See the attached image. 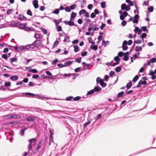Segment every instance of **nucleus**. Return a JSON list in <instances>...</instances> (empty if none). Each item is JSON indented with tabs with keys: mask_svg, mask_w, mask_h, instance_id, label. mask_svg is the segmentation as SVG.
Listing matches in <instances>:
<instances>
[{
	"mask_svg": "<svg viewBox=\"0 0 156 156\" xmlns=\"http://www.w3.org/2000/svg\"><path fill=\"white\" fill-rule=\"evenodd\" d=\"M42 145V141L40 140L38 144V145L36 148L35 149V151L36 152L38 151L39 149L41 147Z\"/></svg>",
	"mask_w": 156,
	"mask_h": 156,
	"instance_id": "nucleus-2",
	"label": "nucleus"
},
{
	"mask_svg": "<svg viewBox=\"0 0 156 156\" xmlns=\"http://www.w3.org/2000/svg\"><path fill=\"white\" fill-rule=\"evenodd\" d=\"M27 15H30V16H32V14L31 11L30 10H28L27 12Z\"/></svg>",
	"mask_w": 156,
	"mask_h": 156,
	"instance_id": "nucleus-50",
	"label": "nucleus"
},
{
	"mask_svg": "<svg viewBox=\"0 0 156 156\" xmlns=\"http://www.w3.org/2000/svg\"><path fill=\"white\" fill-rule=\"evenodd\" d=\"M150 61L151 63H154L156 62V58H154L151 59Z\"/></svg>",
	"mask_w": 156,
	"mask_h": 156,
	"instance_id": "nucleus-52",
	"label": "nucleus"
},
{
	"mask_svg": "<svg viewBox=\"0 0 156 156\" xmlns=\"http://www.w3.org/2000/svg\"><path fill=\"white\" fill-rule=\"evenodd\" d=\"M100 84V85L103 87H105L107 85L106 83L104 82L103 80H101Z\"/></svg>",
	"mask_w": 156,
	"mask_h": 156,
	"instance_id": "nucleus-17",
	"label": "nucleus"
},
{
	"mask_svg": "<svg viewBox=\"0 0 156 156\" xmlns=\"http://www.w3.org/2000/svg\"><path fill=\"white\" fill-rule=\"evenodd\" d=\"M94 93V90H93V89H92L91 90H90L88 91L87 95H88L90 94H92Z\"/></svg>",
	"mask_w": 156,
	"mask_h": 156,
	"instance_id": "nucleus-36",
	"label": "nucleus"
},
{
	"mask_svg": "<svg viewBox=\"0 0 156 156\" xmlns=\"http://www.w3.org/2000/svg\"><path fill=\"white\" fill-rule=\"evenodd\" d=\"M73 47L74 48V51L75 52H77L80 51V49L79 47L77 45H74Z\"/></svg>",
	"mask_w": 156,
	"mask_h": 156,
	"instance_id": "nucleus-13",
	"label": "nucleus"
},
{
	"mask_svg": "<svg viewBox=\"0 0 156 156\" xmlns=\"http://www.w3.org/2000/svg\"><path fill=\"white\" fill-rule=\"evenodd\" d=\"M93 31H98L99 30V28L97 27V26L95 24H94L93 26Z\"/></svg>",
	"mask_w": 156,
	"mask_h": 156,
	"instance_id": "nucleus-23",
	"label": "nucleus"
},
{
	"mask_svg": "<svg viewBox=\"0 0 156 156\" xmlns=\"http://www.w3.org/2000/svg\"><path fill=\"white\" fill-rule=\"evenodd\" d=\"M28 71L34 73H37L38 72V71L35 69H29Z\"/></svg>",
	"mask_w": 156,
	"mask_h": 156,
	"instance_id": "nucleus-20",
	"label": "nucleus"
},
{
	"mask_svg": "<svg viewBox=\"0 0 156 156\" xmlns=\"http://www.w3.org/2000/svg\"><path fill=\"white\" fill-rule=\"evenodd\" d=\"M123 59L125 61H127L129 59V57L127 56H124Z\"/></svg>",
	"mask_w": 156,
	"mask_h": 156,
	"instance_id": "nucleus-59",
	"label": "nucleus"
},
{
	"mask_svg": "<svg viewBox=\"0 0 156 156\" xmlns=\"http://www.w3.org/2000/svg\"><path fill=\"white\" fill-rule=\"evenodd\" d=\"M41 30L44 34H46L47 33V31L45 29L41 28Z\"/></svg>",
	"mask_w": 156,
	"mask_h": 156,
	"instance_id": "nucleus-48",
	"label": "nucleus"
},
{
	"mask_svg": "<svg viewBox=\"0 0 156 156\" xmlns=\"http://www.w3.org/2000/svg\"><path fill=\"white\" fill-rule=\"evenodd\" d=\"M36 139L34 138L30 139V140H29V141L30 143L32 144L33 143H34L36 141Z\"/></svg>",
	"mask_w": 156,
	"mask_h": 156,
	"instance_id": "nucleus-26",
	"label": "nucleus"
},
{
	"mask_svg": "<svg viewBox=\"0 0 156 156\" xmlns=\"http://www.w3.org/2000/svg\"><path fill=\"white\" fill-rule=\"evenodd\" d=\"M24 29L26 31H33V29L31 27H25Z\"/></svg>",
	"mask_w": 156,
	"mask_h": 156,
	"instance_id": "nucleus-19",
	"label": "nucleus"
},
{
	"mask_svg": "<svg viewBox=\"0 0 156 156\" xmlns=\"http://www.w3.org/2000/svg\"><path fill=\"white\" fill-rule=\"evenodd\" d=\"M90 48L94 50H96L98 49V47L96 45L93 46L92 45H91L90 46Z\"/></svg>",
	"mask_w": 156,
	"mask_h": 156,
	"instance_id": "nucleus-29",
	"label": "nucleus"
},
{
	"mask_svg": "<svg viewBox=\"0 0 156 156\" xmlns=\"http://www.w3.org/2000/svg\"><path fill=\"white\" fill-rule=\"evenodd\" d=\"M76 14L74 12H72L71 14V17L70 18V20L72 21L73 20V19L76 17Z\"/></svg>",
	"mask_w": 156,
	"mask_h": 156,
	"instance_id": "nucleus-9",
	"label": "nucleus"
},
{
	"mask_svg": "<svg viewBox=\"0 0 156 156\" xmlns=\"http://www.w3.org/2000/svg\"><path fill=\"white\" fill-rule=\"evenodd\" d=\"M59 11L58 9H56L53 12V13L55 14H58L59 13Z\"/></svg>",
	"mask_w": 156,
	"mask_h": 156,
	"instance_id": "nucleus-47",
	"label": "nucleus"
},
{
	"mask_svg": "<svg viewBox=\"0 0 156 156\" xmlns=\"http://www.w3.org/2000/svg\"><path fill=\"white\" fill-rule=\"evenodd\" d=\"M11 84L10 82H5V85L6 86L9 87L11 85Z\"/></svg>",
	"mask_w": 156,
	"mask_h": 156,
	"instance_id": "nucleus-54",
	"label": "nucleus"
},
{
	"mask_svg": "<svg viewBox=\"0 0 156 156\" xmlns=\"http://www.w3.org/2000/svg\"><path fill=\"white\" fill-rule=\"evenodd\" d=\"M17 60V58H10V61L11 62H16Z\"/></svg>",
	"mask_w": 156,
	"mask_h": 156,
	"instance_id": "nucleus-38",
	"label": "nucleus"
},
{
	"mask_svg": "<svg viewBox=\"0 0 156 156\" xmlns=\"http://www.w3.org/2000/svg\"><path fill=\"white\" fill-rule=\"evenodd\" d=\"M126 24V21L125 20L123 21L121 23L122 25V26H125Z\"/></svg>",
	"mask_w": 156,
	"mask_h": 156,
	"instance_id": "nucleus-60",
	"label": "nucleus"
},
{
	"mask_svg": "<svg viewBox=\"0 0 156 156\" xmlns=\"http://www.w3.org/2000/svg\"><path fill=\"white\" fill-rule=\"evenodd\" d=\"M93 7V5L91 4H89L87 6V8L90 10L92 9Z\"/></svg>",
	"mask_w": 156,
	"mask_h": 156,
	"instance_id": "nucleus-63",
	"label": "nucleus"
},
{
	"mask_svg": "<svg viewBox=\"0 0 156 156\" xmlns=\"http://www.w3.org/2000/svg\"><path fill=\"white\" fill-rule=\"evenodd\" d=\"M153 9H154L153 7L152 6H151L149 7H148L147 8V9L148 10V11L151 12H152L153 11Z\"/></svg>",
	"mask_w": 156,
	"mask_h": 156,
	"instance_id": "nucleus-41",
	"label": "nucleus"
},
{
	"mask_svg": "<svg viewBox=\"0 0 156 156\" xmlns=\"http://www.w3.org/2000/svg\"><path fill=\"white\" fill-rule=\"evenodd\" d=\"M104 42V45L105 47L109 43V41H105L104 40H103L102 44H103Z\"/></svg>",
	"mask_w": 156,
	"mask_h": 156,
	"instance_id": "nucleus-40",
	"label": "nucleus"
},
{
	"mask_svg": "<svg viewBox=\"0 0 156 156\" xmlns=\"http://www.w3.org/2000/svg\"><path fill=\"white\" fill-rule=\"evenodd\" d=\"M96 16L95 14L93 12H92L90 15V17L92 18H94Z\"/></svg>",
	"mask_w": 156,
	"mask_h": 156,
	"instance_id": "nucleus-64",
	"label": "nucleus"
},
{
	"mask_svg": "<svg viewBox=\"0 0 156 156\" xmlns=\"http://www.w3.org/2000/svg\"><path fill=\"white\" fill-rule=\"evenodd\" d=\"M27 129V128L25 127L24 129H22L21 131V134L22 135V136H23L24 135V131L25 130Z\"/></svg>",
	"mask_w": 156,
	"mask_h": 156,
	"instance_id": "nucleus-42",
	"label": "nucleus"
},
{
	"mask_svg": "<svg viewBox=\"0 0 156 156\" xmlns=\"http://www.w3.org/2000/svg\"><path fill=\"white\" fill-rule=\"evenodd\" d=\"M126 4L125 3L122 4V5L121 8L122 10H124L126 7Z\"/></svg>",
	"mask_w": 156,
	"mask_h": 156,
	"instance_id": "nucleus-43",
	"label": "nucleus"
},
{
	"mask_svg": "<svg viewBox=\"0 0 156 156\" xmlns=\"http://www.w3.org/2000/svg\"><path fill=\"white\" fill-rule=\"evenodd\" d=\"M80 98H66L65 100L67 101H71L72 99H73V101H78L80 99Z\"/></svg>",
	"mask_w": 156,
	"mask_h": 156,
	"instance_id": "nucleus-14",
	"label": "nucleus"
},
{
	"mask_svg": "<svg viewBox=\"0 0 156 156\" xmlns=\"http://www.w3.org/2000/svg\"><path fill=\"white\" fill-rule=\"evenodd\" d=\"M62 19H59L58 20H55V24L56 25H57L58 24L62 22Z\"/></svg>",
	"mask_w": 156,
	"mask_h": 156,
	"instance_id": "nucleus-22",
	"label": "nucleus"
},
{
	"mask_svg": "<svg viewBox=\"0 0 156 156\" xmlns=\"http://www.w3.org/2000/svg\"><path fill=\"white\" fill-rule=\"evenodd\" d=\"M35 119V118L34 116H29L27 117L26 120L28 121H34Z\"/></svg>",
	"mask_w": 156,
	"mask_h": 156,
	"instance_id": "nucleus-7",
	"label": "nucleus"
},
{
	"mask_svg": "<svg viewBox=\"0 0 156 156\" xmlns=\"http://www.w3.org/2000/svg\"><path fill=\"white\" fill-rule=\"evenodd\" d=\"M90 64H86V65H85L83 67V69H86L87 68H88L90 66Z\"/></svg>",
	"mask_w": 156,
	"mask_h": 156,
	"instance_id": "nucleus-58",
	"label": "nucleus"
},
{
	"mask_svg": "<svg viewBox=\"0 0 156 156\" xmlns=\"http://www.w3.org/2000/svg\"><path fill=\"white\" fill-rule=\"evenodd\" d=\"M139 76L137 75H136L133 78L132 81L134 82H135L138 79Z\"/></svg>",
	"mask_w": 156,
	"mask_h": 156,
	"instance_id": "nucleus-34",
	"label": "nucleus"
},
{
	"mask_svg": "<svg viewBox=\"0 0 156 156\" xmlns=\"http://www.w3.org/2000/svg\"><path fill=\"white\" fill-rule=\"evenodd\" d=\"M32 3L35 9H37L38 8V1L37 0H33L32 2Z\"/></svg>",
	"mask_w": 156,
	"mask_h": 156,
	"instance_id": "nucleus-4",
	"label": "nucleus"
},
{
	"mask_svg": "<svg viewBox=\"0 0 156 156\" xmlns=\"http://www.w3.org/2000/svg\"><path fill=\"white\" fill-rule=\"evenodd\" d=\"M34 45L36 47H38L41 44V42L40 41L36 40L34 42Z\"/></svg>",
	"mask_w": 156,
	"mask_h": 156,
	"instance_id": "nucleus-5",
	"label": "nucleus"
},
{
	"mask_svg": "<svg viewBox=\"0 0 156 156\" xmlns=\"http://www.w3.org/2000/svg\"><path fill=\"white\" fill-rule=\"evenodd\" d=\"M53 133H51V134L50 135V138H49V145H50L51 143V142H52L53 143V136H52Z\"/></svg>",
	"mask_w": 156,
	"mask_h": 156,
	"instance_id": "nucleus-16",
	"label": "nucleus"
},
{
	"mask_svg": "<svg viewBox=\"0 0 156 156\" xmlns=\"http://www.w3.org/2000/svg\"><path fill=\"white\" fill-rule=\"evenodd\" d=\"M18 79V77L17 75H14L11 76L10 79L13 81L17 80Z\"/></svg>",
	"mask_w": 156,
	"mask_h": 156,
	"instance_id": "nucleus-12",
	"label": "nucleus"
},
{
	"mask_svg": "<svg viewBox=\"0 0 156 156\" xmlns=\"http://www.w3.org/2000/svg\"><path fill=\"white\" fill-rule=\"evenodd\" d=\"M124 92L123 91H122V92L119 93L118 94L117 96L119 97H122L125 96V95H124Z\"/></svg>",
	"mask_w": 156,
	"mask_h": 156,
	"instance_id": "nucleus-24",
	"label": "nucleus"
},
{
	"mask_svg": "<svg viewBox=\"0 0 156 156\" xmlns=\"http://www.w3.org/2000/svg\"><path fill=\"white\" fill-rule=\"evenodd\" d=\"M87 51H83V52H82L81 54V55L83 57V56H86V55H87Z\"/></svg>",
	"mask_w": 156,
	"mask_h": 156,
	"instance_id": "nucleus-61",
	"label": "nucleus"
},
{
	"mask_svg": "<svg viewBox=\"0 0 156 156\" xmlns=\"http://www.w3.org/2000/svg\"><path fill=\"white\" fill-rule=\"evenodd\" d=\"M65 11L67 12H70L71 11L70 7L69 6L66 7L65 8Z\"/></svg>",
	"mask_w": 156,
	"mask_h": 156,
	"instance_id": "nucleus-37",
	"label": "nucleus"
},
{
	"mask_svg": "<svg viewBox=\"0 0 156 156\" xmlns=\"http://www.w3.org/2000/svg\"><path fill=\"white\" fill-rule=\"evenodd\" d=\"M147 34L145 33H143L140 36V37L142 38H144L145 37L147 36Z\"/></svg>",
	"mask_w": 156,
	"mask_h": 156,
	"instance_id": "nucleus-51",
	"label": "nucleus"
},
{
	"mask_svg": "<svg viewBox=\"0 0 156 156\" xmlns=\"http://www.w3.org/2000/svg\"><path fill=\"white\" fill-rule=\"evenodd\" d=\"M139 84L141 85H146L147 84V82L146 81H143L141 80L139 81Z\"/></svg>",
	"mask_w": 156,
	"mask_h": 156,
	"instance_id": "nucleus-25",
	"label": "nucleus"
},
{
	"mask_svg": "<svg viewBox=\"0 0 156 156\" xmlns=\"http://www.w3.org/2000/svg\"><path fill=\"white\" fill-rule=\"evenodd\" d=\"M73 62L72 61H69L65 62L64 64V66L65 67L69 66L71 65Z\"/></svg>",
	"mask_w": 156,
	"mask_h": 156,
	"instance_id": "nucleus-11",
	"label": "nucleus"
},
{
	"mask_svg": "<svg viewBox=\"0 0 156 156\" xmlns=\"http://www.w3.org/2000/svg\"><path fill=\"white\" fill-rule=\"evenodd\" d=\"M93 90H94V92H97L100 91L101 90V88L99 86H98L94 87Z\"/></svg>",
	"mask_w": 156,
	"mask_h": 156,
	"instance_id": "nucleus-10",
	"label": "nucleus"
},
{
	"mask_svg": "<svg viewBox=\"0 0 156 156\" xmlns=\"http://www.w3.org/2000/svg\"><path fill=\"white\" fill-rule=\"evenodd\" d=\"M120 58L118 56H116L114 58V60L116 61V62H119V60H120Z\"/></svg>",
	"mask_w": 156,
	"mask_h": 156,
	"instance_id": "nucleus-39",
	"label": "nucleus"
},
{
	"mask_svg": "<svg viewBox=\"0 0 156 156\" xmlns=\"http://www.w3.org/2000/svg\"><path fill=\"white\" fill-rule=\"evenodd\" d=\"M57 66L59 68H62L63 67H65V66H64V64H63L61 63L58 64Z\"/></svg>",
	"mask_w": 156,
	"mask_h": 156,
	"instance_id": "nucleus-55",
	"label": "nucleus"
},
{
	"mask_svg": "<svg viewBox=\"0 0 156 156\" xmlns=\"http://www.w3.org/2000/svg\"><path fill=\"white\" fill-rule=\"evenodd\" d=\"M115 71L117 73H119L121 70V68L119 66H118L115 68Z\"/></svg>",
	"mask_w": 156,
	"mask_h": 156,
	"instance_id": "nucleus-28",
	"label": "nucleus"
},
{
	"mask_svg": "<svg viewBox=\"0 0 156 156\" xmlns=\"http://www.w3.org/2000/svg\"><path fill=\"white\" fill-rule=\"evenodd\" d=\"M58 59H55V60L53 61L52 62V64L53 65H55L58 62Z\"/></svg>",
	"mask_w": 156,
	"mask_h": 156,
	"instance_id": "nucleus-56",
	"label": "nucleus"
},
{
	"mask_svg": "<svg viewBox=\"0 0 156 156\" xmlns=\"http://www.w3.org/2000/svg\"><path fill=\"white\" fill-rule=\"evenodd\" d=\"M76 7V5L75 4H73L70 6V7L71 10H73L75 9Z\"/></svg>",
	"mask_w": 156,
	"mask_h": 156,
	"instance_id": "nucleus-31",
	"label": "nucleus"
},
{
	"mask_svg": "<svg viewBox=\"0 0 156 156\" xmlns=\"http://www.w3.org/2000/svg\"><path fill=\"white\" fill-rule=\"evenodd\" d=\"M142 30L144 31H146L147 30V28L145 26H143L142 28Z\"/></svg>",
	"mask_w": 156,
	"mask_h": 156,
	"instance_id": "nucleus-57",
	"label": "nucleus"
},
{
	"mask_svg": "<svg viewBox=\"0 0 156 156\" xmlns=\"http://www.w3.org/2000/svg\"><path fill=\"white\" fill-rule=\"evenodd\" d=\"M149 75L151 76V79L152 80H154L156 79V76L154 75L153 71H150Z\"/></svg>",
	"mask_w": 156,
	"mask_h": 156,
	"instance_id": "nucleus-6",
	"label": "nucleus"
},
{
	"mask_svg": "<svg viewBox=\"0 0 156 156\" xmlns=\"http://www.w3.org/2000/svg\"><path fill=\"white\" fill-rule=\"evenodd\" d=\"M118 56L122 57L123 55L124 56V53L122 51L119 52L118 54Z\"/></svg>",
	"mask_w": 156,
	"mask_h": 156,
	"instance_id": "nucleus-45",
	"label": "nucleus"
},
{
	"mask_svg": "<svg viewBox=\"0 0 156 156\" xmlns=\"http://www.w3.org/2000/svg\"><path fill=\"white\" fill-rule=\"evenodd\" d=\"M64 23L65 24L68 25L70 26H73L75 25L74 22L71 20L70 21H65Z\"/></svg>",
	"mask_w": 156,
	"mask_h": 156,
	"instance_id": "nucleus-3",
	"label": "nucleus"
},
{
	"mask_svg": "<svg viewBox=\"0 0 156 156\" xmlns=\"http://www.w3.org/2000/svg\"><path fill=\"white\" fill-rule=\"evenodd\" d=\"M141 42H142L141 41L138 39L136 41H134V44L136 43L137 44H140V43H141Z\"/></svg>",
	"mask_w": 156,
	"mask_h": 156,
	"instance_id": "nucleus-49",
	"label": "nucleus"
},
{
	"mask_svg": "<svg viewBox=\"0 0 156 156\" xmlns=\"http://www.w3.org/2000/svg\"><path fill=\"white\" fill-rule=\"evenodd\" d=\"M142 47L140 46L139 47L138 46H136L135 48V50L137 51H141L142 49Z\"/></svg>",
	"mask_w": 156,
	"mask_h": 156,
	"instance_id": "nucleus-18",
	"label": "nucleus"
},
{
	"mask_svg": "<svg viewBox=\"0 0 156 156\" xmlns=\"http://www.w3.org/2000/svg\"><path fill=\"white\" fill-rule=\"evenodd\" d=\"M16 49L17 51H20L24 49L25 48L23 46H20L19 47H16Z\"/></svg>",
	"mask_w": 156,
	"mask_h": 156,
	"instance_id": "nucleus-15",
	"label": "nucleus"
},
{
	"mask_svg": "<svg viewBox=\"0 0 156 156\" xmlns=\"http://www.w3.org/2000/svg\"><path fill=\"white\" fill-rule=\"evenodd\" d=\"M34 37L36 39H41L42 38L41 35L37 34H35Z\"/></svg>",
	"mask_w": 156,
	"mask_h": 156,
	"instance_id": "nucleus-21",
	"label": "nucleus"
},
{
	"mask_svg": "<svg viewBox=\"0 0 156 156\" xmlns=\"http://www.w3.org/2000/svg\"><path fill=\"white\" fill-rule=\"evenodd\" d=\"M23 94H25L27 96L28 95L30 96H33L34 97H37L39 98H45L44 96L41 95V94H35L30 93H26Z\"/></svg>",
	"mask_w": 156,
	"mask_h": 156,
	"instance_id": "nucleus-1",
	"label": "nucleus"
},
{
	"mask_svg": "<svg viewBox=\"0 0 156 156\" xmlns=\"http://www.w3.org/2000/svg\"><path fill=\"white\" fill-rule=\"evenodd\" d=\"M17 18L20 20H26L27 18L24 17L23 15H19Z\"/></svg>",
	"mask_w": 156,
	"mask_h": 156,
	"instance_id": "nucleus-8",
	"label": "nucleus"
},
{
	"mask_svg": "<svg viewBox=\"0 0 156 156\" xmlns=\"http://www.w3.org/2000/svg\"><path fill=\"white\" fill-rule=\"evenodd\" d=\"M25 27V25L24 24H20L19 25V28L21 29H24Z\"/></svg>",
	"mask_w": 156,
	"mask_h": 156,
	"instance_id": "nucleus-33",
	"label": "nucleus"
},
{
	"mask_svg": "<svg viewBox=\"0 0 156 156\" xmlns=\"http://www.w3.org/2000/svg\"><path fill=\"white\" fill-rule=\"evenodd\" d=\"M2 57L3 58H4L6 60L8 58V56L6 54H3L2 55Z\"/></svg>",
	"mask_w": 156,
	"mask_h": 156,
	"instance_id": "nucleus-53",
	"label": "nucleus"
},
{
	"mask_svg": "<svg viewBox=\"0 0 156 156\" xmlns=\"http://www.w3.org/2000/svg\"><path fill=\"white\" fill-rule=\"evenodd\" d=\"M81 58H76L75 60V62L78 63H80L81 62Z\"/></svg>",
	"mask_w": 156,
	"mask_h": 156,
	"instance_id": "nucleus-44",
	"label": "nucleus"
},
{
	"mask_svg": "<svg viewBox=\"0 0 156 156\" xmlns=\"http://www.w3.org/2000/svg\"><path fill=\"white\" fill-rule=\"evenodd\" d=\"M101 6L102 8H105L106 7V5L105 2H102L101 3Z\"/></svg>",
	"mask_w": 156,
	"mask_h": 156,
	"instance_id": "nucleus-35",
	"label": "nucleus"
},
{
	"mask_svg": "<svg viewBox=\"0 0 156 156\" xmlns=\"http://www.w3.org/2000/svg\"><path fill=\"white\" fill-rule=\"evenodd\" d=\"M12 117L14 119L20 118V116L17 114H14L13 115V116H12Z\"/></svg>",
	"mask_w": 156,
	"mask_h": 156,
	"instance_id": "nucleus-30",
	"label": "nucleus"
},
{
	"mask_svg": "<svg viewBox=\"0 0 156 156\" xmlns=\"http://www.w3.org/2000/svg\"><path fill=\"white\" fill-rule=\"evenodd\" d=\"M39 77V76L38 75H34L32 76V78L35 79H37Z\"/></svg>",
	"mask_w": 156,
	"mask_h": 156,
	"instance_id": "nucleus-62",
	"label": "nucleus"
},
{
	"mask_svg": "<svg viewBox=\"0 0 156 156\" xmlns=\"http://www.w3.org/2000/svg\"><path fill=\"white\" fill-rule=\"evenodd\" d=\"M86 12V11L85 9H82L80 11L79 14L80 15H81L82 14H84Z\"/></svg>",
	"mask_w": 156,
	"mask_h": 156,
	"instance_id": "nucleus-32",
	"label": "nucleus"
},
{
	"mask_svg": "<svg viewBox=\"0 0 156 156\" xmlns=\"http://www.w3.org/2000/svg\"><path fill=\"white\" fill-rule=\"evenodd\" d=\"M57 30L58 31H60L62 30V29L61 26H57Z\"/></svg>",
	"mask_w": 156,
	"mask_h": 156,
	"instance_id": "nucleus-46",
	"label": "nucleus"
},
{
	"mask_svg": "<svg viewBox=\"0 0 156 156\" xmlns=\"http://www.w3.org/2000/svg\"><path fill=\"white\" fill-rule=\"evenodd\" d=\"M132 85V83L131 82L128 83L126 85V87L128 89L130 88Z\"/></svg>",
	"mask_w": 156,
	"mask_h": 156,
	"instance_id": "nucleus-27",
	"label": "nucleus"
}]
</instances>
